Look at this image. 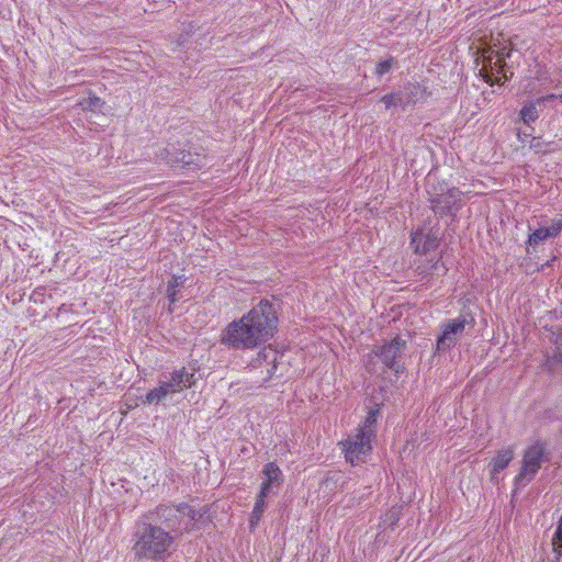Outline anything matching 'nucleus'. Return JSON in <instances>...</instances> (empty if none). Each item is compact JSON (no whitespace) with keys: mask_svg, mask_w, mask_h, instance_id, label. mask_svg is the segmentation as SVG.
Masks as SVG:
<instances>
[{"mask_svg":"<svg viewBox=\"0 0 562 562\" xmlns=\"http://www.w3.org/2000/svg\"><path fill=\"white\" fill-rule=\"evenodd\" d=\"M278 325L277 312L268 300H261L248 313L234 319L222 330L221 344L235 350L255 349L268 341Z\"/></svg>","mask_w":562,"mask_h":562,"instance_id":"f257e3e1","label":"nucleus"},{"mask_svg":"<svg viewBox=\"0 0 562 562\" xmlns=\"http://www.w3.org/2000/svg\"><path fill=\"white\" fill-rule=\"evenodd\" d=\"M176 536L165 528L143 522L134 535L133 552L143 560H164L170 555Z\"/></svg>","mask_w":562,"mask_h":562,"instance_id":"f03ea898","label":"nucleus"},{"mask_svg":"<svg viewBox=\"0 0 562 562\" xmlns=\"http://www.w3.org/2000/svg\"><path fill=\"white\" fill-rule=\"evenodd\" d=\"M379 408H371L364 420L340 442L346 461L352 465L364 463L372 451V441L376 436Z\"/></svg>","mask_w":562,"mask_h":562,"instance_id":"7ed1b4c3","label":"nucleus"},{"mask_svg":"<svg viewBox=\"0 0 562 562\" xmlns=\"http://www.w3.org/2000/svg\"><path fill=\"white\" fill-rule=\"evenodd\" d=\"M488 46L482 48L476 58L477 65H481L480 75L488 83H504L507 81V71L505 70V60L510 57L512 49L504 43L497 48Z\"/></svg>","mask_w":562,"mask_h":562,"instance_id":"20e7f679","label":"nucleus"},{"mask_svg":"<svg viewBox=\"0 0 562 562\" xmlns=\"http://www.w3.org/2000/svg\"><path fill=\"white\" fill-rule=\"evenodd\" d=\"M156 516L161 524H165V529L173 535L182 529L188 530L200 515L190 506L181 504L179 506L160 505L156 509Z\"/></svg>","mask_w":562,"mask_h":562,"instance_id":"39448f33","label":"nucleus"},{"mask_svg":"<svg viewBox=\"0 0 562 562\" xmlns=\"http://www.w3.org/2000/svg\"><path fill=\"white\" fill-rule=\"evenodd\" d=\"M543 453L541 443H535L525 451L521 470L515 477L516 485H525L535 477L543 461Z\"/></svg>","mask_w":562,"mask_h":562,"instance_id":"423d86ee","label":"nucleus"},{"mask_svg":"<svg viewBox=\"0 0 562 562\" xmlns=\"http://www.w3.org/2000/svg\"><path fill=\"white\" fill-rule=\"evenodd\" d=\"M429 201L432 210L440 216L452 213L460 207L462 192L457 188L447 189L441 193H430Z\"/></svg>","mask_w":562,"mask_h":562,"instance_id":"0eeeda50","label":"nucleus"},{"mask_svg":"<svg viewBox=\"0 0 562 562\" xmlns=\"http://www.w3.org/2000/svg\"><path fill=\"white\" fill-rule=\"evenodd\" d=\"M465 324L467 319L464 316L449 319L442 324L441 334L437 339V349L446 351L454 347L465 328Z\"/></svg>","mask_w":562,"mask_h":562,"instance_id":"6e6552de","label":"nucleus"},{"mask_svg":"<svg viewBox=\"0 0 562 562\" xmlns=\"http://www.w3.org/2000/svg\"><path fill=\"white\" fill-rule=\"evenodd\" d=\"M411 244L414 251L419 255H425L435 250L439 245V233L432 228H418L412 233Z\"/></svg>","mask_w":562,"mask_h":562,"instance_id":"1a4fd4ad","label":"nucleus"},{"mask_svg":"<svg viewBox=\"0 0 562 562\" xmlns=\"http://www.w3.org/2000/svg\"><path fill=\"white\" fill-rule=\"evenodd\" d=\"M262 476L263 480L259 492L262 496L276 494L284 481L282 471L274 462H269L263 467Z\"/></svg>","mask_w":562,"mask_h":562,"instance_id":"9d476101","label":"nucleus"},{"mask_svg":"<svg viewBox=\"0 0 562 562\" xmlns=\"http://www.w3.org/2000/svg\"><path fill=\"white\" fill-rule=\"evenodd\" d=\"M562 231V214L558 215L555 218L551 221L549 226H542L535 229L529 234L527 239V251L529 248H536L542 241L549 238H555Z\"/></svg>","mask_w":562,"mask_h":562,"instance_id":"9b49d317","label":"nucleus"},{"mask_svg":"<svg viewBox=\"0 0 562 562\" xmlns=\"http://www.w3.org/2000/svg\"><path fill=\"white\" fill-rule=\"evenodd\" d=\"M405 347V341L395 337L387 344L383 345L376 352V356L382 360V362L390 369L398 372L397 364L395 362L396 358L402 353Z\"/></svg>","mask_w":562,"mask_h":562,"instance_id":"f8f14e48","label":"nucleus"},{"mask_svg":"<svg viewBox=\"0 0 562 562\" xmlns=\"http://www.w3.org/2000/svg\"><path fill=\"white\" fill-rule=\"evenodd\" d=\"M514 458V448L506 447L497 451L490 462L491 481L498 482V474L510 463Z\"/></svg>","mask_w":562,"mask_h":562,"instance_id":"ddd939ff","label":"nucleus"},{"mask_svg":"<svg viewBox=\"0 0 562 562\" xmlns=\"http://www.w3.org/2000/svg\"><path fill=\"white\" fill-rule=\"evenodd\" d=\"M158 159L171 167H186L194 164L193 156L184 150H172L164 148L160 150Z\"/></svg>","mask_w":562,"mask_h":562,"instance_id":"4468645a","label":"nucleus"},{"mask_svg":"<svg viewBox=\"0 0 562 562\" xmlns=\"http://www.w3.org/2000/svg\"><path fill=\"white\" fill-rule=\"evenodd\" d=\"M192 378L193 374L187 372V370L182 368L180 370H175L166 381L170 387L175 389V393H178L192 385Z\"/></svg>","mask_w":562,"mask_h":562,"instance_id":"2eb2a0df","label":"nucleus"},{"mask_svg":"<svg viewBox=\"0 0 562 562\" xmlns=\"http://www.w3.org/2000/svg\"><path fill=\"white\" fill-rule=\"evenodd\" d=\"M278 358L279 353L276 349L271 347H266L261 349L257 355V362L261 366L262 362H272L271 369H267L270 374H274L278 369Z\"/></svg>","mask_w":562,"mask_h":562,"instance_id":"dca6fc26","label":"nucleus"},{"mask_svg":"<svg viewBox=\"0 0 562 562\" xmlns=\"http://www.w3.org/2000/svg\"><path fill=\"white\" fill-rule=\"evenodd\" d=\"M183 276H173L171 280L168 282L167 296L170 302V305L178 301L177 295L180 292V289L183 288Z\"/></svg>","mask_w":562,"mask_h":562,"instance_id":"f3484780","label":"nucleus"},{"mask_svg":"<svg viewBox=\"0 0 562 562\" xmlns=\"http://www.w3.org/2000/svg\"><path fill=\"white\" fill-rule=\"evenodd\" d=\"M268 496H262L261 493L257 495L256 503L252 508L251 517H250V527L254 528L260 520L265 508H266V498Z\"/></svg>","mask_w":562,"mask_h":562,"instance_id":"a211bd4d","label":"nucleus"},{"mask_svg":"<svg viewBox=\"0 0 562 562\" xmlns=\"http://www.w3.org/2000/svg\"><path fill=\"white\" fill-rule=\"evenodd\" d=\"M537 103H540V99L537 100L536 102H531V103L525 105L521 109L520 116H521V120L526 124L532 123V122H535L538 119L539 113H538V110H537Z\"/></svg>","mask_w":562,"mask_h":562,"instance_id":"6ab92c4d","label":"nucleus"},{"mask_svg":"<svg viewBox=\"0 0 562 562\" xmlns=\"http://www.w3.org/2000/svg\"><path fill=\"white\" fill-rule=\"evenodd\" d=\"M103 104V101L97 97V95H89L88 98H82L78 105L83 110V111H98L101 109Z\"/></svg>","mask_w":562,"mask_h":562,"instance_id":"aec40b11","label":"nucleus"},{"mask_svg":"<svg viewBox=\"0 0 562 562\" xmlns=\"http://www.w3.org/2000/svg\"><path fill=\"white\" fill-rule=\"evenodd\" d=\"M552 546H553V551L557 554V560H559L560 557L562 555V515H561V518L559 520L557 530H555L553 539H552Z\"/></svg>","mask_w":562,"mask_h":562,"instance_id":"412c9836","label":"nucleus"},{"mask_svg":"<svg viewBox=\"0 0 562 562\" xmlns=\"http://www.w3.org/2000/svg\"><path fill=\"white\" fill-rule=\"evenodd\" d=\"M381 101L385 104L386 109L393 108V106H403L405 104V101L400 92L385 94Z\"/></svg>","mask_w":562,"mask_h":562,"instance_id":"4be33fe9","label":"nucleus"},{"mask_svg":"<svg viewBox=\"0 0 562 562\" xmlns=\"http://www.w3.org/2000/svg\"><path fill=\"white\" fill-rule=\"evenodd\" d=\"M167 396L165 395L162 389L158 385L157 387L150 390L146 396L144 403L147 404H158Z\"/></svg>","mask_w":562,"mask_h":562,"instance_id":"5701e85b","label":"nucleus"},{"mask_svg":"<svg viewBox=\"0 0 562 562\" xmlns=\"http://www.w3.org/2000/svg\"><path fill=\"white\" fill-rule=\"evenodd\" d=\"M393 65H394V58H387V59L381 60L380 63H378V65L375 67V74L378 76H383L392 69Z\"/></svg>","mask_w":562,"mask_h":562,"instance_id":"b1692460","label":"nucleus"},{"mask_svg":"<svg viewBox=\"0 0 562 562\" xmlns=\"http://www.w3.org/2000/svg\"><path fill=\"white\" fill-rule=\"evenodd\" d=\"M400 516V510L397 508H392L387 513H385L383 518V524H387L390 527L396 525Z\"/></svg>","mask_w":562,"mask_h":562,"instance_id":"393cba45","label":"nucleus"},{"mask_svg":"<svg viewBox=\"0 0 562 562\" xmlns=\"http://www.w3.org/2000/svg\"><path fill=\"white\" fill-rule=\"evenodd\" d=\"M159 386L162 389L166 396L175 394V389L170 387L166 380H160Z\"/></svg>","mask_w":562,"mask_h":562,"instance_id":"a878e982","label":"nucleus"},{"mask_svg":"<svg viewBox=\"0 0 562 562\" xmlns=\"http://www.w3.org/2000/svg\"><path fill=\"white\" fill-rule=\"evenodd\" d=\"M557 98H559V95L553 94V93H552V94H548L547 97H544L543 99H541V100H540V102H541V101H549V100H553V99H557Z\"/></svg>","mask_w":562,"mask_h":562,"instance_id":"bb28decb","label":"nucleus"},{"mask_svg":"<svg viewBox=\"0 0 562 562\" xmlns=\"http://www.w3.org/2000/svg\"><path fill=\"white\" fill-rule=\"evenodd\" d=\"M201 160L202 158L200 157V155H196V167L201 165Z\"/></svg>","mask_w":562,"mask_h":562,"instance_id":"cd10ccee","label":"nucleus"},{"mask_svg":"<svg viewBox=\"0 0 562 562\" xmlns=\"http://www.w3.org/2000/svg\"><path fill=\"white\" fill-rule=\"evenodd\" d=\"M438 265H439V261H437V262L432 266V268H434L435 270H439V266H438Z\"/></svg>","mask_w":562,"mask_h":562,"instance_id":"c85d7f7f","label":"nucleus"},{"mask_svg":"<svg viewBox=\"0 0 562 562\" xmlns=\"http://www.w3.org/2000/svg\"><path fill=\"white\" fill-rule=\"evenodd\" d=\"M559 98L562 99V94H560Z\"/></svg>","mask_w":562,"mask_h":562,"instance_id":"c756f323","label":"nucleus"}]
</instances>
